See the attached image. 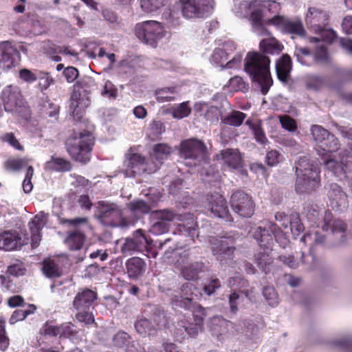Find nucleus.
Listing matches in <instances>:
<instances>
[{"instance_id":"obj_1","label":"nucleus","mask_w":352,"mask_h":352,"mask_svg":"<svg viewBox=\"0 0 352 352\" xmlns=\"http://www.w3.org/2000/svg\"><path fill=\"white\" fill-rule=\"evenodd\" d=\"M270 63L269 56L255 51L249 52L245 58L244 70L252 82L258 85L263 95H266L273 85Z\"/></svg>"},{"instance_id":"obj_2","label":"nucleus","mask_w":352,"mask_h":352,"mask_svg":"<svg viewBox=\"0 0 352 352\" xmlns=\"http://www.w3.org/2000/svg\"><path fill=\"white\" fill-rule=\"evenodd\" d=\"M320 171L309 156H301L296 163L295 190L298 194H310L320 185Z\"/></svg>"},{"instance_id":"obj_3","label":"nucleus","mask_w":352,"mask_h":352,"mask_svg":"<svg viewBox=\"0 0 352 352\" xmlns=\"http://www.w3.org/2000/svg\"><path fill=\"white\" fill-rule=\"evenodd\" d=\"M94 142L93 134L87 130H84L82 132H74L66 140L65 148L73 160L85 164L91 160Z\"/></svg>"},{"instance_id":"obj_4","label":"nucleus","mask_w":352,"mask_h":352,"mask_svg":"<svg viewBox=\"0 0 352 352\" xmlns=\"http://www.w3.org/2000/svg\"><path fill=\"white\" fill-rule=\"evenodd\" d=\"M96 87V82L92 78L84 77L74 85V90L71 95V109L72 115L76 120H80L85 109L90 104L89 94Z\"/></svg>"},{"instance_id":"obj_5","label":"nucleus","mask_w":352,"mask_h":352,"mask_svg":"<svg viewBox=\"0 0 352 352\" xmlns=\"http://www.w3.org/2000/svg\"><path fill=\"white\" fill-rule=\"evenodd\" d=\"M252 236L257 241L259 246L267 250H272L273 236L277 243L283 248L289 243V241L286 234L275 223L268 221L262 226H258L252 229Z\"/></svg>"},{"instance_id":"obj_6","label":"nucleus","mask_w":352,"mask_h":352,"mask_svg":"<svg viewBox=\"0 0 352 352\" xmlns=\"http://www.w3.org/2000/svg\"><path fill=\"white\" fill-rule=\"evenodd\" d=\"M131 148L125 155L124 161V171L127 176L135 177L144 173L152 174L159 169V164L138 153H132Z\"/></svg>"},{"instance_id":"obj_7","label":"nucleus","mask_w":352,"mask_h":352,"mask_svg":"<svg viewBox=\"0 0 352 352\" xmlns=\"http://www.w3.org/2000/svg\"><path fill=\"white\" fill-rule=\"evenodd\" d=\"M135 33L140 41L153 47L166 35L164 27L156 21H146L136 24Z\"/></svg>"},{"instance_id":"obj_8","label":"nucleus","mask_w":352,"mask_h":352,"mask_svg":"<svg viewBox=\"0 0 352 352\" xmlns=\"http://www.w3.org/2000/svg\"><path fill=\"white\" fill-rule=\"evenodd\" d=\"M179 155L182 158L192 160L195 164L206 162L209 155L204 142L195 138L182 141Z\"/></svg>"},{"instance_id":"obj_9","label":"nucleus","mask_w":352,"mask_h":352,"mask_svg":"<svg viewBox=\"0 0 352 352\" xmlns=\"http://www.w3.org/2000/svg\"><path fill=\"white\" fill-rule=\"evenodd\" d=\"M311 134L316 145L321 150L320 155H327L329 153L339 150L340 144L335 135L320 125L314 124L311 126Z\"/></svg>"},{"instance_id":"obj_10","label":"nucleus","mask_w":352,"mask_h":352,"mask_svg":"<svg viewBox=\"0 0 352 352\" xmlns=\"http://www.w3.org/2000/svg\"><path fill=\"white\" fill-rule=\"evenodd\" d=\"M192 307L193 322L184 318L177 324L176 333L178 334L179 331H181L179 333L182 339L184 338V332L191 337H195L203 328L204 318L206 316V309L200 305H192L191 309Z\"/></svg>"},{"instance_id":"obj_11","label":"nucleus","mask_w":352,"mask_h":352,"mask_svg":"<svg viewBox=\"0 0 352 352\" xmlns=\"http://www.w3.org/2000/svg\"><path fill=\"white\" fill-rule=\"evenodd\" d=\"M230 204L232 210L241 217L250 218L254 213V201L251 195L243 190L234 192L230 197Z\"/></svg>"},{"instance_id":"obj_12","label":"nucleus","mask_w":352,"mask_h":352,"mask_svg":"<svg viewBox=\"0 0 352 352\" xmlns=\"http://www.w3.org/2000/svg\"><path fill=\"white\" fill-rule=\"evenodd\" d=\"M223 48H215L211 56V62L220 66L222 69H233L239 67L242 60L241 54H235L230 60L229 59L232 50L229 48L228 44H224Z\"/></svg>"},{"instance_id":"obj_13","label":"nucleus","mask_w":352,"mask_h":352,"mask_svg":"<svg viewBox=\"0 0 352 352\" xmlns=\"http://www.w3.org/2000/svg\"><path fill=\"white\" fill-rule=\"evenodd\" d=\"M182 11L186 18L204 17L212 8L213 0H179Z\"/></svg>"},{"instance_id":"obj_14","label":"nucleus","mask_w":352,"mask_h":352,"mask_svg":"<svg viewBox=\"0 0 352 352\" xmlns=\"http://www.w3.org/2000/svg\"><path fill=\"white\" fill-rule=\"evenodd\" d=\"M97 219L107 226H115L122 217V210L114 203L99 201L97 203Z\"/></svg>"},{"instance_id":"obj_15","label":"nucleus","mask_w":352,"mask_h":352,"mask_svg":"<svg viewBox=\"0 0 352 352\" xmlns=\"http://www.w3.org/2000/svg\"><path fill=\"white\" fill-rule=\"evenodd\" d=\"M267 24L275 25L286 34L298 37H304L306 35V30L300 20H290L283 16L276 15L268 19Z\"/></svg>"},{"instance_id":"obj_16","label":"nucleus","mask_w":352,"mask_h":352,"mask_svg":"<svg viewBox=\"0 0 352 352\" xmlns=\"http://www.w3.org/2000/svg\"><path fill=\"white\" fill-rule=\"evenodd\" d=\"M207 201L206 208L215 217L223 219L227 222L233 221L227 201L223 195L218 193L208 195Z\"/></svg>"},{"instance_id":"obj_17","label":"nucleus","mask_w":352,"mask_h":352,"mask_svg":"<svg viewBox=\"0 0 352 352\" xmlns=\"http://www.w3.org/2000/svg\"><path fill=\"white\" fill-rule=\"evenodd\" d=\"M210 242L212 245V254L219 260L232 258L235 247L232 236H221L219 239L211 237Z\"/></svg>"},{"instance_id":"obj_18","label":"nucleus","mask_w":352,"mask_h":352,"mask_svg":"<svg viewBox=\"0 0 352 352\" xmlns=\"http://www.w3.org/2000/svg\"><path fill=\"white\" fill-rule=\"evenodd\" d=\"M1 99L3 103L4 110L12 112L20 107L22 104V95L18 87L7 86L1 94Z\"/></svg>"},{"instance_id":"obj_19","label":"nucleus","mask_w":352,"mask_h":352,"mask_svg":"<svg viewBox=\"0 0 352 352\" xmlns=\"http://www.w3.org/2000/svg\"><path fill=\"white\" fill-rule=\"evenodd\" d=\"M329 16L327 12L317 8H309L306 23L316 32H322L329 23Z\"/></svg>"},{"instance_id":"obj_20","label":"nucleus","mask_w":352,"mask_h":352,"mask_svg":"<svg viewBox=\"0 0 352 352\" xmlns=\"http://www.w3.org/2000/svg\"><path fill=\"white\" fill-rule=\"evenodd\" d=\"M17 49L9 41L0 42V68L8 71L14 65V56L19 55Z\"/></svg>"},{"instance_id":"obj_21","label":"nucleus","mask_w":352,"mask_h":352,"mask_svg":"<svg viewBox=\"0 0 352 352\" xmlns=\"http://www.w3.org/2000/svg\"><path fill=\"white\" fill-rule=\"evenodd\" d=\"M98 298V294L90 289L85 288L75 296L72 305L77 310L94 309V301Z\"/></svg>"},{"instance_id":"obj_22","label":"nucleus","mask_w":352,"mask_h":352,"mask_svg":"<svg viewBox=\"0 0 352 352\" xmlns=\"http://www.w3.org/2000/svg\"><path fill=\"white\" fill-rule=\"evenodd\" d=\"M233 329V323L221 316H214L211 318L210 330L213 336L219 340H223Z\"/></svg>"},{"instance_id":"obj_23","label":"nucleus","mask_w":352,"mask_h":352,"mask_svg":"<svg viewBox=\"0 0 352 352\" xmlns=\"http://www.w3.org/2000/svg\"><path fill=\"white\" fill-rule=\"evenodd\" d=\"M28 242L22 241L17 232L6 231L0 232V249L10 251L18 248Z\"/></svg>"},{"instance_id":"obj_24","label":"nucleus","mask_w":352,"mask_h":352,"mask_svg":"<svg viewBox=\"0 0 352 352\" xmlns=\"http://www.w3.org/2000/svg\"><path fill=\"white\" fill-rule=\"evenodd\" d=\"M144 243H148L144 231L142 229L134 232L132 239H126L122 246V252L124 254L140 251Z\"/></svg>"},{"instance_id":"obj_25","label":"nucleus","mask_w":352,"mask_h":352,"mask_svg":"<svg viewBox=\"0 0 352 352\" xmlns=\"http://www.w3.org/2000/svg\"><path fill=\"white\" fill-rule=\"evenodd\" d=\"M125 265L129 277L134 280L138 279L143 276L146 267L145 261L137 256L127 259Z\"/></svg>"},{"instance_id":"obj_26","label":"nucleus","mask_w":352,"mask_h":352,"mask_svg":"<svg viewBox=\"0 0 352 352\" xmlns=\"http://www.w3.org/2000/svg\"><path fill=\"white\" fill-rule=\"evenodd\" d=\"M327 195L333 208H336L338 209L341 206H345L348 202L346 194L342 190V188L336 183H332L329 185Z\"/></svg>"},{"instance_id":"obj_27","label":"nucleus","mask_w":352,"mask_h":352,"mask_svg":"<svg viewBox=\"0 0 352 352\" xmlns=\"http://www.w3.org/2000/svg\"><path fill=\"white\" fill-rule=\"evenodd\" d=\"M217 158L223 160L224 164L230 168L237 169L241 166L242 159L237 149L222 150L219 154L217 155Z\"/></svg>"},{"instance_id":"obj_28","label":"nucleus","mask_w":352,"mask_h":352,"mask_svg":"<svg viewBox=\"0 0 352 352\" xmlns=\"http://www.w3.org/2000/svg\"><path fill=\"white\" fill-rule=\"evenodd\" d=\"M45 225L43 217L36 214L29 222L28 226L30 231L31 246L32 248H37L41 240V230Z\"/></svg>"},{"instance_id":"obj_29","label":"nucleus","mask_w":352,"mask_h":352,"mask_svg":"<svg viewBox=\"0 0 352 352\" xmlns=\"http://www.w3.org/2000/svg\"><path fill=\"white\" fill-rule=\"evenodd\" d=\"M260 53L268 55H278L284 49L283 45L276 38H263L259 43Z\"/></svg>"},{"instance_id":"obj_30","label":"nucleus","mask_w":352,"mask_h":352,"mask_svg":"<svg viewBox=\"0 0 352 352\" xmlns=\"http://www.w3.org/2000/svg\"><path fill=\"white\" fill-rule=\"evenodd\" d=\"M292 69V60L288 54H283L276 63V71L278 78L281 82H287Z\"/></svg>"},{"instance_id":"obj_31","label":"nucleus","mask_w":352,"mask_h":352,"mask_svg":"<svg viewBox=\"0 0 352 352\" xmlns=\"http://www.w3.org/2000/svg\"><path fill=\"white\" fill-rule=\"evenodd\" d=\"M193 287H195L192 283L183 284L180 289L182 295L179 299L177 298L174 300L175 305L185 309H191L193 300L192 292Z\"/></svg>"},{"instance_id":"obj_32","label":"nucleus","mask_w":352,"mask_h":352,"mask_svg":"<svg viewBox=\"0 0 352 352\" xmlns=\"http://www.w3.org/2000/svg\"><path fill=\"white\" fill-rule=\"evenodd\" d=\"M85 241V234L79 230H75L67 233L65 243L70 250H79L82 248Z\"/></svg>"},{"instance_id":"obj_33","label":"nucleus","mask_w":352,"mask_h":352,"mask_svg":"<svg viewBox=\"0 0 352 352\" xmlns=\"http://www.w3.org/2000/svg\"><path fill=\"white\" fill-rule=\"evenodd\" d=\"M45 168L56 172H68L72 170V165L66 159L52 155L45 163Z\"/></svg>"},{"instance_id":"obj_34","label":"nucleus","mask_w":352,"mask_h":352,"mask_svg":"<svg viewBox=\"0 0 352 352\" xmlns=\"http://www.w3.org/2000/svg\"><path fill=\"white\" fill-rule=\"evenodd\" d=\"M171 147L165 143H159L153 146V153L151 155V162L159 164V168L163 163V160L171 153Z\"/></svg>"},{"instance_id":"obj_35","label":"nucleus","mask_w":352,"mask_h":352,"mask_svg":"<svg viewBox=\"0 0 352 352\" xmlns=\"http://www.w3.org/2000/svg\"><path fill=\"white\" fill-rule=\"evenodd\" d=\"M205 265L203 262H194L181 268L182 276L188 280L198 279L200 272H204Z\"/></svg>"},{"instance_id":"obj_36","label":"nucleus","mask_w":352,"mask_h":352,"mask_svg":"<svg viewBox=\"0 0 352 352\" xmlns=\"http://www.w3.org/2000/svg\"><path fill=\"white\" fill-rule=\"evenodd\" d=\"M245 124L248 126L250 129L252 131L254 138L258 143L264 144L267 142V138H266L265 131L262 126L261 120L252 121L248 119L245 121Z\"/></svg>"},{"instance_id":"obj_37","label":"nucleus","mask_w":352,"mask_h":352,"mask_svg":"<svg viewBox=\"0 0 352 352\" xmlns=\"http://www.w3.org/2000/svg\"><path fill=\"white\" fill-rule=\"evenodd\" d=\"M42 270L45 276L50 278H58L63 274L59 265L54 260L51 258H47L43 261Z\"/></svg>"},{"instance_id":"obj_38","label":"nucleus","mask_w":352,"mask_h":352,"mask_svg":"<svg viewBox=\"0 0 352 352\" xmlns=\"http://www.w3.org/2000/svg\"><path fill=\"white\" fill-rule=\"evenodd\" d=\"M79 330L71 322H63L60 324V339H69L74 341L79 338Z\"/></svg>"},{"instance_id":"obj_39","label":"nucleus","mask_w":352,"mask_h":352,"mask_svg":"<svg viewBox=\"0 0 352 352\" xmlns=\"http://www.w3.org/2000/svg\"><path fill=\"white\" fill-rule=\"evenodd\" d=\"M271 251L263 249V252H259L255 255V261L257 266L265 274L267 273L269 266L273 262L272 256L270 254Z\"/></svg>"},{"instance_id":"obj_40","label":"nucleus","mask_w":352,"mask_h":352,"mask_svg":"<svg viewBox=\"0 0 352 352\" xmlns=\"http://www.w3.org/2000/svg\"><path fill=\"white\" fill-rule=\"evenodd\" d=\"M197 222L195 221L192 215H189L185 222L179 223L177 226V231L179 234L187 235L193 239L196 234Z\"/></svg>"},{"instance_id":"obj_41","label":"nucleus","mask_w":352,"mask_h":352,"mask_svg":"<svg viewBox=\"0 0 352 352\" xmlns=\"http://www.w3.org/2000/svg\"><path fill=\"white\" fill-rule=\"evenodd\" d=\"M36 306L34 304H28L26 309H16L11 315L9 322L14 324L19 321L25 320L29 315L33 314L36 310Z\"/></svg>"},{"instance_id":"obj_42","label":"nucleus","mask_w":352,"mask_h":352,"mask_svg":"<svg viewBox=\"0 0 352 352\" xmlns=\"http://www.w3.org/2000/svg\"><path fill=\"white\" fill-rule=\"evenodd\" d=\"M39 334L44 337L60 338V324H56L55 320H48L39 329Z\"/></svg>"},{"instance_id":"obj_43","label":"nucleus","mask_w":352,"mask_h":352,"mask_svg":"<svg viewBox=\"0 0 352 352\" xmlns=\"http://www.w3.org/2000/svg\"><path fill=\"white\" fill-rule=\"evenodd\" d=\"M154 217L157 220L165 221L169 222L176 219L178 221H183L184 218L182 214H176L173 210L164 209L153 212Z\"/></svg>"},{"instance_id":"obj_44","label":"nucleus","mask_w":352,"mask_h":352,"mask_svg":"<svg viewBox=\"0 0 352 352\" xmlns=\"http://www.w3.org/2000/svg\"><path fill=\"white\" fill-rule=\"evenodd\" d=\"M246 118V114L239 111H232L230 114L226 116L222 119V122L225 124L239 126Z\"/></svg>"},{"instance_id":"obj_45","label":"nucleus","mask_w":352,"mask_h":352,"mask_svg":"<svg viewBox=\"0 0 352 352\" xmlns=\"http://www.w3.org/2000/svg\"><path fill=\"white\" fill-rule=\"evenodd\" d=\"M323 159L324 166L330 171L333 172L336 176L344 174V168L341 164L340 161L338 162L334 159L329 158V154L321 155Z\"/></svg>"},{"instance_id":"obj_46","label":"nucleus","mask_w":352,"mask_h":352,"mask_svg":"<svg viewBox=\"0 0 352 352\" xmlns=\"http://www.w3.org/2000/svg\"><path fill=\"white\" fill-rule=\"evenodd\" d=\"M192 111L191 107L189 106V102H183L179 104L172 107L170 113L175 119H182L188 117Z\"/></svg>"},{"instance_id":"obj_47","label":"nucleus","mask_w":352,"mask_h":352,"mask_svg":"<svg viewBox=\"0 0 352 352\" xmlns=\"http://www.w3.org/2000/svg\"><path fill=\"white\" fill-rule=\"evenodd\" d=\"M176 93L175 87H164L155 91V95L158 102H166L175 100V98L171 96Z\"/></svg>"},{"instance_id":"obj_48","label":"nucleus","mask_w":352,"mask_h":352,"mask_svg":"<svg viewBox=\"0 0 352 352\" xmlns=\"http://www.w3.org/2000/svg\"><path fill=\"white\" fill-rule=\"evenodd\" d=\"M134 326L137 332L144 337L151 335L155 331L151 322L144 318L137 320Z\"/></svg>"},{"instance_id":"obj_49","label":"nucleus","mask_w":352,"mask_h":352,"mask_svg":"<svg viewBox=\"0 0 352 352\" xmlns=\"http://www.w3.org/2000/svg\"><path fill=\"white\" fill-rule=\"evenodd\" d=\"M128 207L134 214H148L151 211V206L141 199L130 202L128 204Z\"/></svg>"},{"instance_id":"obj_50","label":"nucleus","mask_w":352,"mask_h":352,"mask_svg":"<svg viewBox=\"0 0 352 352\" xmlns=\"http://www.w3.org/2000/svg\"><path fill=\"white\" fill-rule=\"evenodd\" d=\"M166 2L167 0H140V6L144 12L151 13L165 6Z\"/></svg>"},{"instance_id":"obj_51","label":"nucleus","mask_w":352,"mask_h":352,"mask_svg":"<svg viewBox=\"0 0 352 352\" xmlns=\"http://www.w3.org/2000/svg\"><path fill=\"white\" fill-rule=\"evenodd\" d=\"M289 228L294 238L298 236L304 231L305 227L298 213L292 212L290 214Z\"/></svg>"},{"instance_id":"obj_52","label":"nucleus","mask_w":352,"mask_h":352,"mask_svg":"<svg viewBox=\"0 0 352 352\" xmlns=\"http://www.w3.org/2000/svg\"><path fill=\"white\" fill-rule=\"evenodd\" d=\"M75 318L78 322H82L87 326L94 324L96 325L95 316L91 309L77 310Z\"/></svg>"},{"instance_id":"obj_53","label":"nucleus","mask_w":352,"mask_h":352,"mask_svg":"<svg viewBox=\"0 0 352 352\" xmlns=\"http://www.w3.org/2000/svg\"><path fill=\"white\" fill-rule=\"evenodd\" d=\"M340 162L344 168V174L352 171V143L349 144V149L341 153Z\"/></svg>"},{"instance_id":"obj_54","label":"nucleus","mask_w":352,"mask_h":352,"mask_svg":"<svg viewBox=\"0 0 352 352\" xmlns=\"http://www.w3.org/2000/svg\"><path fill=\"white\" fill-rule=\"evenodd\" d=\"M283 160V155L277 150H270L267 152L265 162L269 166H274Z\"/></svg>"},{"instance_id":"obj_55","label":"nucleus","mask_w":352,"mask_h":352,"mask_svg":"<svg viewBox=\"0 0 352 352\" xmlns=\"http://www.w3.org/2000/svg\"><path fill=\"white\" fill-rule=\"evenodd\" d=\"M113 342L116 346L122 348L129 345L131 337L127 333L120 331L114 336Z\"/></svg>"},{"instance_id":"obj_56","label":"nucleus","mask_w":352,"mask_h":352,"mask_svg":"<svg viewBox=\"0 0 352 352\" xmlns=\"http://www.w3.org/2000/svg\"><path fill=\"white\" fill-rule=\"evenodd\" d=\"M229 86L234 91H244L248 89V85L245 82L243 78L236 76L229 80Z\"/></svg>"},{"instance_id":"obj_57","label":"nucleus","mask_w":352,"mask_h":352,"mask_svg":"<svg viewBox=\"0 0 352 352\" xmlns=\"http://www.w3.org/2000/svg\"><path fill=\"white\" fill-rule=\"evenodd\" d=\"M263 294L269 305L274 306L278 303V294L273 287L266 286L263 288Z\"/></svg>"},{"instance_id":"obj_58","label":"nucleus","mask_w":352,"mask_h":352,"mask_svg":"<svg viewBox=\"0 0 352 352\" xmlns=\"http://www.w3.org/2000/svg\"><path fill=\"white\" fill-rule=\"evenodd\" d=\"M38 79L39 80L38 86L42 91L46 90L54 82L53 78L47 72H38Z\"/></svg>"},{"instance_id":"obj_59","label":"nucleus","mask_w":352,"mask_h":352,"mask_svg":"<svg viewBox=\"0 0 352 352\" xmlns=\"http://www.w3.org/2000/svg\"><path fill=\"white\" fill-rule=\"evenodd\" d=\"M280 122L283 129L293 132L297 129L296 120L288 115H283L279 118Z\"/></svg>"},{"instance_id":"obj_60","label":"nucleus","mask_w":352,"mask_h":352,"mask_svg":"<svg viewBox=\"0 0 352 352\" xmlns=\"http://www.w3.org/2000/svg\"><path fill=\"white\" fill-rule=\"evenodd\" d=\"M19 78L27 83H32L38 80V73L33 72L32 71L23 68L19 72Z\"/></svg>"},{"instance_id":"obj_61","label":"nucleus","mask_w":352,"mask_h":352,"mask_svg":"<svg viewBox=\"0 0 352 352\" xmlns=\"http://www.w3.org/2000/svg\"><path fill=\"white\" fill-rule=\"evenodd\" d=\"M311 51L307 47H296L294 56L296 57L297 60L302 65H308L306 58L311 56Z\"/></svg>"},{"instance_id":"obj_62","label":"nucleus","mask_w":352,"mask_h":352,"mask_svg":"<svg viewBox=\"0 0 352 352\" xmlns=\"http://www.w3.org/2000/svg\"><path fill=\"white\" fill-rule=\"evenodd\" d=\"M28 164L27 160L24 158L9 159L6 162V166L8 169L12 170H19Z\"/></svg>"},{"instance_id":"obj_63","label":"nucleus","mask_w":352,"mask_h":352,"mask_svg":"<svg viewBox=\"0 0 352 352\" xmlns=\"http://www.w3.org/2000/svg\"><path fill=\"white\" fill-rule=\"evenodd\" d=\"M170 224L165 221L157 220L151 227V232L154 234H162L167 232L169 230Z\"/></svg>"},{"instance_id":"obj_64","label":"nucleus","mask_w":352,"mask_h":352,"mask_svg":"<svg viewBox=\"0 0 352 352\" xmlns=\"http://www.w3.org/2000/svg\"><path fill=\"white\" fill-rule=\"evenodd\" d=\"M316 62H325L328 60V52L324 44L318 45L314 54Z\"/></svg>"}]
</instances>
